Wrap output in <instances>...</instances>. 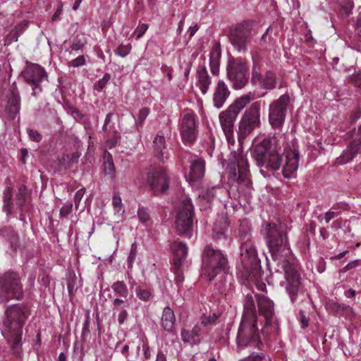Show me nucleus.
<instances>
[{
	"label": "nucleus",
	"mask_w": 361,
	"mask_h": 361,
	"mask_svg": "<svg viewBox=\"0 0 361 361\" xmlns=\"http://www.w3.org/2000/svg\"><path fill=\"white\" fill-rule=\"evenodd\" d=\"M267 245L273 259L276 262L277 271L281 269L284 273L283 286L292 303H295L298 296L302 293L300 274L295 265L286 257L290 253L284 224H267L265 228Z\"/></svg>",
	"instance_id": "obj_1"
},
{
	"label": "nucleus",
	"mask_w": 361,
	"mask_h": 361,
	"mask_svg": "<svg viewBox=\"0 0 361 361\" xmlns=\"http://www.w3.org/2000/svg\"><path fill=\"white\" fill-rule=\"evenodd\" d=\"M251 155L259 167L273 171L281 168L285 157L283 174L286 178H291L298 167V145L293 142L282 148L275 137H267L261 140L255 138Z\"/></svg>",
	"instance_id": "obj_2"
},
{
	"label": "nucleus",
	"mask_w": 361,
	"mask_h": 361,
	"mask_svg": "<svg viewBox=\"0 0 361 361\" xmlns=\"http://www.w3.org/2000/svg\"><path fill=\"white\" fill-rule=\"evenodd\" d=\"M28 314L27 308L23 305L7 306L4 312L0 329L16 353L20 350L23 327Z\"/></svg>",
	"instance_id": "obj_3"
},
{
	"label": "nucleus",
	"mask_w": 361,
	"mask_h": 361,
	"mask_svg": "<svg viewBox=\"0 0 361 361\" xmlns=\"http://www.w3.org/2000/svg\"><path fill=\"white\" fill-rule=\"evenodd\" d=\"M257 324V312L255 300L252 295L247 294L244 301L243 314L236 338L238 347L258 346L262 343Z\"/></svg>",
	"instance_id": "obj_4"
},
{
	"label": "nucleus",
	"mask_w": 361,
	"mask_h": 361,
	"mask_svg": "<svg viewBox=\"0 0 361 361\" xmlns=\"http://www.w3.org/2000/svg\"><path fill=\"white\" fill-rule=\"evenodd\" d=\"M240 239V264L246 277L255 276L260 268V259L258 258L256 247L253 243L252 235L249 232L241 233Z\"/></svg>",
	"instance_id": "obj_5"
},
{
	"label": "nucleus",
	"mask_w": 361,
	"mask_h": 361,
	"mask_svg": "<svg viewBox=\"0 0 361 361\" xmlns=\"http://www.w3.org/2000/svg\"><path fill=\"white\" fill-rule=\"evenodd\" d=\"M202 274L209 281L214 279L221 271H225L228 266L226 256L218 249L207 245L202 254Z\"/></svg>",
	"instance_id": "obj_6"
},
{
	"label": "nucleus",
	"mask_w": 361,
	"mask_h": 361,
	"mask_svg": "<svg viewBox=\"0 0 361 361\" xmlns=\"http://www.w3.org/2000/svg\"><path fill=\"white\" fill-rule=\"evenodd\" d=\"M24 296L21 278L18 273L7 271L0 276V300L7 302L10 300H21Z\"/></svg>",
	"instance_id": "obj_7"
},
{
	"label": "nucleus",
	"mask_w": 361,
	"mask_h": 361,
	"mask_svg": "<svg viewBox=\"0 0 361 361\" xmlns=\"http://www.w3.org/2000/svg\"><path fill=\"white\" fill-rule=\"evenodd\" d=\"M226 172L230 182L245 186H250V171L247 159L235 152H231Z\"/></svg>",
	"instance_id": "obj_8"
},
{
	"label": "nucleus",
	"mask_w": 361,
	"mask_h": 361,
	"mask_svg": "<svg viewBox=\"0 0 361 361\" xmlns=\"http://www.w3.org/2000/svg\"><path fill=\"white\" fill-rule=\"evenodd\" d=\"M260 111V101L253 102L245 111L239 123L238 131V140L240 145L255 129L261 126Z\"/></svg>",
	"instance_id": "obj_9"
},
{
	"label": "nucleus",
	"mask_w": 361,
	"mask_h": 361,
	"mask_svg": "<svg viewBox=\"0 0 361 361\" xmlns=\"http://www.w3.org/2000/svg\"><path fill=\"white\" fill-rule=\"evenodd\" d=\"M227 78L235 90L243 88L249 80V66L242 58L231 59L227 65Z\"/></svg>",
	"instance_id": "obj_10"
},
{
	"label": "nucleus",
	"mask_w": 361,
	"mask_h": 361,
	"mask_svg": "<svg viewBox=\"0 0 361 361\" xmlns=\"http://www.w3.org/2000/svg\"><path fill=\"white\" fill-rule=\"evenodd\" d=\"M193 205L190 199L183 200L178 208L176 228L179 235H189L193 226Z\"/></svg>",
	"instance_id": "obj_11"
},
{
	"label": "nucleus",
	"mask_w": 361,
	"mask_h": 361,
	"mask_svg": "<svg viewBox=\"0 0 361 361\" xmlns=\"http://www.w3.org/2000/svg\"><path fill=\"white\" fill-rule=\"evenodd\" d=\"M252 21H244L230 29L229 41L238 51L243 53L247 51V47L252 35Z\"/></svg>",
	"instance_id": "obj_12"
},
{
	"label": "nucleus",
	"mask_w": 361,
	"mask_h": 361,
	"mask_svg": "<svg viewBox=\"0 0 361 361\" xmlns=\"http://www.w3.org/2000/svg\"><path fill=\"white\" fill-rule=\"evenodd\" d=\"M256 297L259 312L265 319V325L262 329L261 334L267 337L277 326L274 319V305L272 300L264 295H257Z\"/></svg>",
	"instance_id": "obj_13"
},
{
	"label": "nucleus",
	"mask_w": 361,
	"mask_h": 361,
	"mask_svg": "<svg viewBox=\"0 0 361 361\" xmlns=\"http://www.w3.org/2000/svg\"><path fill=\"white\" fill-rule=\"evenodd\" d=\"M147 183L154 194H164L169 188V177L161 166H151L147 173Z\"/></svg>",
	"instance_id": "obj_14"
},
{
	"label": "nucleus",
	"mask_w": 361,
	"mask_h": 361,
	"mask_svg": "<svg viewBox=\"0 0 361 361\" xmlns=\"http://www.w3.org/2000/svg\"><path fill=\"white\" fill-rule=\"evenodd\" d=\"M22 75L27 83L32 86V95L37 97L42 92V84L48 81V75L45 70L38 64L27 66Z\"/></svg>",
	"instance_id": "obj_15"
},
{
	"label": "nucleus",
	"mask_w": 361,
	"mask_h": 361,
	"mask_svg": "<svg viewBox=\"0 0 361 361\" xmlns=\"http://www.w3.org/2000/svg\"><path fill=\"white\" fill-rule=\"evenodd\" d=\"M289 102V96L283 94L269 105V121L274 128H280L283 126Z\"/></svg>",
	"instance_id": "obj_16"
},
{
	"label": "nucleus",
	"mask_w": 361,
	"mask_h": 361,
	"mask_svg": "<svg viewBox=\"0 0 361 361\" xmlns=\"http://www.w3.org/2000/svg\"><path fill=\"white\" fill-rule=\"evenodd\" d=\"M180 133L183 142L192 144L197 137V116L193 112H188L183 116L180 123Z\"/></svg>",
	"instance_id": "obj_17"
},
{
	"label": "nucleus",
	"mask_w": 361,
	"mask_h": 361,
	"mask_svg": "<svg viewBox=\"0 0 361 361\" xmlns=\"http://www.w3.org/2000/svg\"><path fill=\"white\" fill-rule=\"evenodd\" d=\"M171 248L174 255L173 270L176 275V279L181 282L183 281V262L187 257L188 248L185 243L178 241L173 242Z\"/></svg>",
	"instance_id": "obj_18"
},
{
	"label": "nucleus",
	"mask_w": 361,
	"mask_h": 361,
	"mask_svg": "<svg viewBox=\"0 0 361 361\" xmlns=\"http://www.w3.org/2000/svg\"><path fill=\"white\" fill-rule=\"evenodd\" d=\"M237 116L236 111L229 107L219 114L221 126L229 145L234 144L233 124Z\"/></svg>",
	"instance_id": "obj_19"
},
{
	"label": "nucleus",
	"mask_w": 361,
	"mask_h": 361,
	"mask_svg": "<svg viewBox=\"0 0 361 361\" xmlns=\"http://www.w3.org/2000/svg\"><path fill=\"white\" fill-rule=\"evenodd\" d=\"M7 105L6 111L11 119H14L20 109V98L16 85L13 82L7 94Z\"/></svg>",
	"instance_id": "obj_20"
},
{
	"label": "nucleus",
	"mask_w": 361,
	"mask_h": 361,
	"mask_svg": "<svg viewBox=\"0 0 361 361\" xmlns=\"http://www.w3.org/2000/svg\"><path fill=\"white\" fill-rule=\"evenodd\" d=\"M188 180L190 183L200 181L205 173V161L202 158L194 157L190 161Z\"/></svg>",
	"instance_id": "obj_21"
},
{
	"label": "nucleus",
	"mask_w": 361,
	"mask_h": 361,
	"mask_svg": "<svg viewBox=\"0 0 361 361\" xmlns=\"http://www.w3.org/2000/svg\"><path fill=\"white\" fill-rule=\"evenodd\" d=\"M235 280L231 274L224 272L220 277V279L215 283L216 289L220 294L225 297L232 295L234 292Z\"/></svg>",
	"instance_id": "obj_22"
},
{
	"label": "nucleus",
	"mask_w": 361,
	"mask_h": 361,
	"mask_svg": "<svg viewBox=\"0 0 361 361\" xmlns=\"http://www.w3.org/2000/svg\"><path fill=\"white\" fill-rule=\"evenodd\" d=\"M361 147V139H354L343 153L336 159V163L343 165L352 161L359 153Z\"/></svg>",
	"instance_id": "obj_23"
},
{
	"label": "nucleus",
	"mask_w": 361,
	"mask_h": 361,
	"mask_svg": "<svg viewBox=\"0 0 361 361\" xmlns=\"http://www.w3.org/2000/svg\"><path fill=\"white\" fill-rule=\"evenodd\" d=\"M230 94L231 92L225 82L224 80H219L216 86L215 87L213 95L214 106L217 109L221 108L224 105Z\"/></svg>",
	"instance_id": "obj_24"
},
{
	"label": "nucleus",
	"mask_w": 361,
	"mask_h": 361,
	"mask_svg": "<svg viewBox=\"0 0 361 361\" xmlns=\"http://www.w3.org/2000/svg\"><path fill=\"white\" fill-rule=\"evenodd\" d=\"M197 85L201 92L205 94L211 85V78L209 77L205 66L198 67L196 73Z\"/></svg>",
	"instance_id": "obj_25"
},
{
	"label": "nucleus",
	"mask_w": 361,
	"mask_h": 361,
	"mask_svg": "<svg viewBox=\"0 0 361 361\" xmlns=\"http://www.w3.org/2000/svg\"><path fill=\"white\" fill-rule=\"evenodd\" d=\"M153 153L154 156L161 161L164 162L169 158L166 150V140L162 135H157L153 141Z\"/></svg>",
	"instance_id": "obj_26"
},
{
	"label": "nucleus",
	"mask_w": 361,
	"mask_h": 361,
	"mask_svg": "<svg viewBox=\"0 0 361 361\" xmlns=\"http://www.w3.org/2000/svg\"><path fill=\"white\" fill-rule=\"evenodd\" d=\"M221 56V51L220 45L219 44H215L212 47L209 54L210 70L212 73L214 75L219 74Z\"/></svg>",
	"instance_id": "obj_27"
},
{
	"label": "nucleus",
	"mask_w": 361,
	"mask_h": 361,
	"mask_svg": "<svg viewBox=\"0 0 361 361\" xmlns=\"http://www.w3.org/2000/svg\"><path fill=\"white\" fill-rule=\"evenodd\" d=\"M176 322V317L173 310L169 307H166L162 312L161 326L168 332H171L173 329Z\"/></svg>",
	"instance_id": "obj_28"
},
{
	"label": "nucleus",
	"mask_w": 361,
	"mask_h": 361,
	"mask_svg": "<svg viewBox=\"0 0 361 361\" xmlns=\"http://www.w3.org/2000/svg\"><path fill=\"white\" fill-rule=\"evenodd\" d=\"M254 99V94L251 92H249L241 96L240 97L237 98L235 102L228 107L234 111H236V114L238 115L241 110Z\"/></svg>",
	"instance_id": "obj_29"
},
{
	"label": "nucleus",
	"mask_w": 361,
	"mask_h": 361,
	"mask_svg": "<svg viewBox=\"0 0 361 361\" xmlns=\"http://www.w3.org/2000/svg\"><path fill=\"white\" fill-rule=\"evenodd\" d=\"M200 328L197 325H195L190 331L185 329H183L180 334L182 340L184 342L198 343L200 341Z\"/></svg>",
	"instance_id": "obj_30"
},
{
	"label": "nucleus",
	"mask_w": 361,
	"mask_h": 361,
	"mask_svg": "<svg viewBox=\"0 0 361 361\" xmlns=\"http://www.w3.org/2000/svg\"><path fill=\"white\" fill-rule=\"evenodd\" d=\"M326 308L329 313L341 314L344 311L348 310L349 307L344 304H338L334 301H329L326 303Z\"/></svg>",
	"instance_id": "obj_31"
},
{
	"label": "nucleus",
	"mask_w": 361,
	"mask_h": 361,
	"mask_svg": "<svg viewBox=\"0 0 361 361\" xmlns=\"http://www.w3.org/2000/svg\"><path fill=\"white\" fill-rule=\"evenodd\" d=\"M114 292L121 298H126L128 295V290L123 281H116L111 286Z\"/></svg>",
	"instance_id": "obj_32"
},
{
	"label": "nucleus",
	"mask_w": 361,
	"mask_h": 361,
	"mask_svg": "<svg viewBox=\"0 0 361 361\" xmlns=\"http://www.w3.org/2000/svg\"><path fill=\"white\" fill-rule=\"evenodd\" d=\"M262 86L265 89H274L276 87V76L271 71H267L262 81Z\"/></svg>",
	"instance_id": "obj_33"
},
{
	"label": "nucleus",
	"mask_w": 361,
	"mask_h": 361,
	"mask_svg": "<svg viewBox=\"0 0 361 361\" xmlns=\"http://www.w3.org/2000/svg\"><path fill=\"white\" fill-rule=\"evenodd\" d=\"M104 171L105 174L114 175L115 166L112 157L110 153H106L104 155Z\"/></svg>",
	"instance_id": "obj_34"
},
{
	"label": "nucleus",
	"mask_w": 361,
	"mask_h": 361,
	"mask_svg": "<svg viewBox=\"0 0 361 361\" xmlns=\"http://www.w3.org/2000/svg\"><path fill=\"white\" fill-rule=\"evenodd\" d=\"M216 189V187L202 189L199 194V198L209 202L215 196Z\"/></svg>",
	"instance_id": "obj_35"
},
{
	"label": "nucleus",
	"mask_w": 361,
	"mask_h": 361,
	"mask_svg": "<svg viewBox=\"0 0 361 361\" xmlns=\"http://www.w3.org/2000/svg\"><path fill=\"white\" fill-rule=\"evenodd\" d=\"M23 32L22 27H16L6 36V44H11L12 42H17L20 33Z\"/></svg>",
	"instance_id": "obj_36"
},
{
	"label": "nucleus",
	"mask_w": 361,
	"mask_h": 361,
	"mask_svg": "<svg viewBox=\"0 0 361 361\" xmlns=\"http://www.w3.org/2000/svg\"><path fill=\"white\" fill-rule=\"evenodd\" d=\"M12 193L10 188H6L4 192V206L3 209L6 211L8 213L11 212L10 207H11V200Z\"/></svg>",
	"instance_id": "obj_37"
},
{
	"label": "nucleus",
	"mask_w": 361,
	"mask_h": 361,
	"mask_svg": "<svg viewBox=\"0 0 361 361\" xmlns=\"http://www.w3.org/2000/svg\"><path fill=\"white\" fill-rule=\"evenodd\" d=\"M131 49H132V47H131L130 44H121L115 50V54L121 57L124 58L130 53Z\"/></svg>",
	"instance_id": "obj_38"
},
{
	"label": "nucleus",
	"mask_w": 361,
	"mask_h": 361,
	"mask_svg": "<svg viewBox=\"0 0 361 361\" xmlns=\"http://www.w3.org/2000/svg\"><path fill=\"white\" fill-rule=\"evenodd\" d=\"M218 318L219 315L215 313L210 314L208 317L203 315L201 318L202 324L206 327L211 326L215 324Z\"/></svg>",
	"instance_id": "obj_39"
},
{
	"label": "nucleus",
	"mask_w": 361,
	"mask_h": 361,
	"mask_svg": "<svg viewBox=\"0 0 361 361\" xmlns=\"http://www.w3.org/2000/svg\"><path fill=\"white\" fill-rule=\"evenodd\" d=\"M149 114V109L147 107L142 108L137 116V119L136 121L137 128H141L142 126L144 121L146 119L147 116Z\"/></svg>",
	"instance_id": "obj_40"
},
{
	"label": "nucleus",
	"mask_w": 361,
	"mask_h": 361,
	"mask_svg": "<svg viewBox=\"0 0 361 361\" xmlns=\"http://www.w3.org/2000/svg\"><path fill=\"white\" fill-rule=\"evenodd\" d=\"M135 293L137 297L143 301H149L152 298V293L149 290L137 288Z\"/></svg>",
	"instance_id": "obj_41"
},
{
	"label": "nucleus",
	"mask_w": 361,
	"mask_h": 361,
	"mask_svg": "<svg viewBox=\"0 0 361 361\" xmlns=\"http://www.w3.org/2000/svg\"><path fill=\"white\" fill-rule=\"evenodd\" d=\"M111 80V75L105 73L102 78L99 79L97 83L94 85V89L98 92H101Z\"/></svg>",
	"instance_id": "obj_42"
},
{
	"label": "nucleus",
	"mask_w": 361,
	"mask_h": 361,
	"mask_svg": "<svg viewBox=\"0 0 361 361\" xmlns=\"http://www.w3.org/2000/svg\"><path fill=\"white\" fill-rule=\"evenodd\" d=\"M112 204L116 212L119 213L122 211V200L118 192L114 194Z\"/></svg>",
	"instance_id": "obj_43"
},
{
	"label": "nucleus",
	"mask_w": 361,
	"mask_h": 361,
	"mask_svg": "<svg viewBox=\"0 0 361 361\" xmlns=\"http://www.w3.org/2000/svg\"><path fill=\"white\" fill-rule=\"evenodd\" d=\"M136 255L137 245L136 244L133 243L131 245L130 252L128 257V264L129 267H131L133 266V264L135 260Z\"/></svg>",
	"instance_id": "obj_44"
},
{
	"label": "nucleus",
	"mask_w": 361,
	"mask_h": 361,
	"mask_svg": "<svg viewBox=\"0 0 361 361\" xmlns=\"http://www.w3.org/2000/svg\"><path fill=\"white\" fill-rule=\"evenodd\" d=\"M85 44L86 41L85 39H75L73 41L71 49L73 51H79L83 49Z\"/></svg>",
	"instance_id": "obj_45"
},
{
	"label": "nucleus",
	"mask_w": 361,
	"mask_h": 361,
	"mask_svg": "<svg viewBox=\"0 0 361 361\" xmlns=\"http://www.w3.org/2000/svg\"><path fill=\"white\" fill-rule=\"evenodd\" d=\"M299 322L302 329H305L309 325V317L305 315V312L303 310H300L299 312Z\"/></svg>",
	"instance_id": "obj_46"
},
{
	"label": "nucleus",
	"mask_w": 361,
	"mask_h": 361,
	"mask_svg": "<svg viewBox=\"0 0 361 361\" xmlns=\"http://www.w3.org/2000/svg\"><path fill=\"white\" fill-rule=\"evenodd\" d=\"M27 132L31 140L36 142H39L42 140V136L37 130L32 129H27Z\"/></svg>",
	"instance_id": "obj_47"
},
{
	"label": "nucleus",
	"mask_w": 361,
	"mask_h": 361,
	"mask_svg": "<svg viewBox=\"0 0 361 361\" xmlns=\"http://www.w3.org/2000/svg\"><path fill=\"white\" fill-rule=\"evenodd\" d=\"M359 265H361V260L360 259H355L352 262H350L346 266H345L343 268H342L340 270L341 273H345L350 269H353Z\"/></svg>",
	"instance_id": "obj_48"
},
{
	"label": "nucleus",
	"mask_w": 361,
	"mask_h": 361,
	"mask_svg": "<svg viewBox=\"0 0 361 361\" xmlns=\"http://www.w3.org/2000/svg\"><path fill=\"white\" fill-rule=\"evenodd\" d=\"M73 204L71 202L66 203L60 209V216L61 217H67L72 212Z\"/></svg>",
	"instance_id": "obj_49"
},
{
	"label": "nucleus",
	"mask_w": 361,
	"mask_h": 361,
	"mask_svg": "<svg viewBox=\"0 0 361 361\" xmlns=\"http://www.w3.org/2000/svg\"><path fill=\"white\" fill-rule=\"evenodd\" d=\"M137 216L139 219L142 222L145 223L149 219V214L145 208H140L137 211Z\"/></svg>",
	"instance_id": "obj_50"
},
{
	"label": "nucleus",
	"mask_w": 361,
	"mask_h": 361,
	"mask_svg": "<svg viewBox=\"0 0 361 361\" xmlns=\"http://www.w3.org/2000/svg\"><path fill=\"white\" fill-rule=\"evenodd\" d=\"M85 192V188L78 190L74 197L75 207L77 209Z\"/></svg>",
	"instance_id": "obj_51"
},
{
	"label": "nucleus",
	"mask_w": 361,
	"mask_h": 361,
	"mask_svg": "<svg viewBox=\"0 0 361 361\" xmlns=\"http://www.w3.org/2000/svg\"><path fill=\"white\" fill-rule=\"evenodd\" d=\"M113 116H114L113 113H109L106 116L104 123L102 126V130L104 132H109L111 129L112 126L110 125V123H111Z\"/></svg>",
	"instance_id": "obj_52"
},
{
	"label": "nucleus",
	"mask_w": 361,
	"mask_h": 361,
	"mask_svg": "<svg viewBox=\"0 0 361 361\" xmlns=\"http://www.w3.org/2000/svg\"><path fill=\"white\" fill-rule=\"evenodd\" d=\"M262 79L261 74L256 70L255 66H254L251 79L252 83L254 85H256L257 82L262 84Z\"/></svg>",
	"instance_id": "obj_53"
},
{
	"label": "nucleus",
	"mask_w": 361,
	"mask_h": 361,
	"mask_svg": "<svg viewBox=\"0 0 361 361\" xmlns=\"http://www.w3.org/2000/svg\"><path fill=\"white\" fill-rule=\"evenodd\" d=\"M85 58L84 56H79L70 62V65L73 67H79L85 65Z\"/></svg>",
	"instance_id": "obj_54"
},
{
	"label": "nucleus",
	"mask_w": 361,
	"mask_h": 361,
	"mask_svg": "<svg viewBox=\"0 0 361 361\" xmlns=\"http://www.w3.org/2000/svg\"><path fill=\"white\" fill-rule=\"evenodd\" d=\"M264 357L263 353H252L242 361H261Z\"/></svg>",
	"instance_id": "obj_55"
},
{
	"label": "nucleus",
	"mask_w": 361,
	"mask_h": 361,
	"mask_svg": "<svg viewBox=\"0 0 361 361\" xmlns=\"http://www.w3.org/2000/svg\"><path fill=\"white\" fill-rule=\"evenodd\" d=\"M118 310L119 312L118 314V322L119 324H123L128 317V312L123 308Z\"/></svg>",
	"instance_id": "obj_56"
},
{
	"label": "nucleus",
	"mask_w": 361,
	"mask_h": 361,
	"mask_svg": "<svg viewBox=\"0 0 361 361\" xmlns=\"http://www.w3.org/2000/svg\"><path fill=\"white\" fill-rule=\"evenodd\" d=\"M214 149V137L210 134L209 136L208 146L207 147V152L209 156H212Z\"/></svg>",
	"instance_id": "obj_57"
},
{
	"label": "nucleus",
	"mask_w": 361,
	"mask_h": 361,
	"mask_svg": "<svg viewBox=\"0 0 361 361\" xmlns=\"http://www.w3.org/2000/svg\"><path fill=\"white\" fill-rule=\"evenodd\" d=\"M90 333V320L89 317H87L85 319L83 327H82V337L84 338L86 336H87Z\"/></svg>",
	"instance_id": "obj_58"
},
{
	"label": "nucleus",
	"mask_w": 361,
	"mask_h": 361,
	"mask_svg": "<svg viewBox=\"0 0 361 361\" xmlns=\"http://www.w3.org/2000/svg\"><path fill=\"white\" fill-rule=\"evenodd\" d=\"M124 303V300L123 299H121V298H115L113 302H112V305H113V308L114 310H120L121 309V305Z\"/></svg>",
	"instance_id": "obj_59"
},
{
	"label": "nucleus",
	"mask_w": 361,
	"mask_h": 361,
	"mask_svg": "<svg viewBox=\"0 0 361 361\" xmlns=\"http://www.w3.org/2000/svg\"><path fill=\"white\" fill-rule=\"evenodd\" d=\"M142 349L144 351V357L145 360H149L151 357V353L149 351V346L147 343H144L142 345Z\"/></svg>",
	"instance_id": "obj_60"
},
{
	"label": "nucleus",
	"mask_w": 361,
	"mask_h": 361,
	"mask_svg": "<svg viewBox=\"0 0 361 361\" xmlns=\"http://www.w3.org/2000/svg\"><path fill=\"white\" fill-rule=\"evenodd\" d=\"M62 8H63V4H62V2H59L58 4V8L51 18L52 20H56L59 18V16L61 15V13L62 12Z\"/></svg>",
	"instance_id": "obj_61"
},
{
	"label": "nucleus",
	"mask_w": 361,
	"mask_h": 361,
	"mask_svg": "<svg viewBox=\"0 0 361 361\" xmlns=\"http://www.w3.org/2000/svg\"><path fill=\"white\" fill-rule=\"evenodd\" d=\"M147 29H148V25L147 24H142L140 25V27H139L137 38L140 39V37H142Z\"/></svg>",
	"instance_id": "obj_62"
},
{
	"label": "nucleus",
	"mask_w": 361,
	"mask_h": 361,
	"mask_svg": "<svg viewBox=\"0 0 361 361\" xmlns=\"http://www.w3.org/2000/svg\"><path fill=\"white\" fill-rule=\"evenodd\" d=\"M336 212L329 211L325 213V221L326 224H328L334 216H335Z\"/></svg>",
	"instance_id": "obj_63"
},
{
	"label": "nucleus",
	"mask_w": 361,
	"mask_h": 361,
	"mask_svg": "<svg viewBox=\"0 0 361 361\" xmlns=\"http://www.w3.org/2000/svg\"><path fill=\"white\" fill-rule=\"evenodd\" d=\"M156 361H166V356L162 350H159L157 354Z\"/></svg>",
	"instance_id": "obj_64"
}]
</instances>
